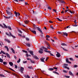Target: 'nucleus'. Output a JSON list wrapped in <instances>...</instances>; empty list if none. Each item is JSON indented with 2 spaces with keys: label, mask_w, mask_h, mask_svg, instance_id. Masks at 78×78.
<instances>
[{
  "label": "nucleus",
  "mask_w": 78,
  "mask_h": 78,
  "mask_svg": "<svg viewBox=\"0 0 78 78\" xmlns=\"http://www.w3.org/2000/svg\"><path fill=\"white\" fill-rule=\"evenodd\" d=\"M3 64L4 65H6V64H7V62H3Z\"/></svg>",
  "instance_id": "obj_37"
},
{
  "label": "nucleus",
  "mask_w": 78,
  "mask_h": 78,
  "mask_svg": "<svg viewBox=\"0 0 78 78\" xmlns=\"http://www.w3.org/2000/svg\"><path fill=\"white\" fill-rule=\"evenodd\" d=\"M58 1L62 3H65V2L62 0H58Z\"/></svg>",
  "instance_id": "obj_9"
},
{
  "label": "nucleus",
  "mask_w": 78,
  "mask_h": 78,
  "mask_svg": "<svg viewBox=\"0 0 78 78\" xmlns=\"http://www.w3.org/2000/svg\"><path fill=\"white\" fill-rule=\"evenodd\" d=\"M78 67V66H77V65H75L74 66V67L75 68V67Z\"/></svg>",
  "instance_id": "obj_53"
},
{
  "label": "nucleus",
  "mask_w": 78,
  "mask_h": 78,
  "mask_svg": "<svg viewBox=\"0 0 78 78\" xmlns=\"http://www.w3.org/2000/svg\"><path fill=\"white\" fill-rule=\"evenodd\" d=\"M8 29H9V30H12V29H11V28L10 27H8Z\"/></svg>",
  "instance_id": "obj_40"
},
{
  "label": "nucleus",
  "mask_w": 78,
  "mask_h": 78,
  "mask_svg": "<svg viewBox=\"0 0 78 78\" xmlns=\"http://www.w3.org/2000/svg\"><path fill=\"white\" fill-rule=\"evenodd\" d=\"M29 52L30 53V54H31V55H33V56L34 55V54H33V51H29Z\"/></svg>",
  "instance_id": "obj_11"
},
{
  "label": "nucleus",
  "mask_w": 78,
  "mask_h": 78,
  "mask_svg": "<svg viewBox=\"0 0 78 78\" xmlns=\"http://www.w3.org/2000/svg\"><path fill=\"white\" fill-rule=\"evenodd\" d=\"M73 25L74 27H77L78 26V25L77 24H74Z\"/></svg>",
  "instance_id": "obj_57"
},
{
  "label": "nucleus",
  "mask_w": 78,
  "mask_h": 78,
  "mask_svg": "<svg viewBox=\"0 0 78 78\" xmlns=\"http://www.w3.org/2000/svg\"><path fill=\"white\" fill-rule=\"evenodd\" d=\"M1 52L2 53H3V54H4V55H5V52H4V51H1Z\"/></svg>",
  "instance_id": "obj_43"
},
{
  "label": "nucleus",
  "mask_w": 78,
  "mask_h": 78,
  "mask_svg": "<svg viewBox=\"0 0 78 78\" xmlns=\"http://www.w3.org/2000/svg\"><path fill=\"white\" fill-rule=\"evenodd\" d=\"M19 36L20 37H22V35L19 34H18Z\"/></svg>",
  "instance_id": "obj_50"
},
{
  "label": "nucleus",
  "mask_w": 78,
  "mask_h": 78,
  "mask_svg": "<svg viewBox=\"0 0 78 78\" xmlns=\"http://www.w3.org/2000/svg\"><path fill=\"white\" fill-rule=\"evenodd\" d=\"M0 27H1L2 28H4V27L1 24H0Z\"/></svg>",
  "instance_id": "obj_45"
},
{
  "label": "nucleus",
  "mask_w": 78,
  "mask_h": 78,
  "mask_svg": "<svg viewBox=\"0 0 78 78\" xmlns=\"http://www.w3.org/2000/svg\"><path fill=\"white\" fill-rule=\"evenodd\" d=\"M53 10L54 12H56V10L55 9H53Z\"/></svg>",
  "instance_id": "obj_64"
},
{
  "label": "nucleus",
  "mask_w": 78,
  "mask_h": 78,
  "mask_svg": "<svg viewBox=\"0 0 78 78\" xmlns=\"http://www.w3.org/2000/svg\"><path fill=\"white\" fill-rule=\"evenodd\" d=\"M15 69H17V66L15 65Z\"/></svg>",
  "instance_id": "obj_59"
},
{
  "label": "nucleus",
  "mask_w": 78,
  "mask_h": 78,
  "mask_svg": "<svg viewBox=\"0 0 78 78\" xmlns=\"http://www.w3.org/2000/svg\"><path fill=\"white\" fill-rule=\"evenodd\" d=\"M15 14L16 15V17H17V16H19L20 15V13L19 12H15Z\"/></svg>",
  "instance_id": "obj_2"
},
{
  "label": "nucleus",
  "mask_w": 78,
  "mask_h": 78,
  "mask_svg": "<svg viewBox=\"0 0 78 78\" xmlns=\"http://www.w3.org/2000/svg\"><path fill=\"white\" fill-rule=\"evenodd\" d=\"M53 69H58V68H56V67H54L53 68Z\"/></svg>",
  "instance_id": "obj_52"
},
{
  "label": "nucleus",
  "mask_w": 78,
  "mask_h": 78,
  "mask_svg": "<svg viewBox=\"0 0 78 78\" xmlns=\"http://www.w3.org/2000/svg\"><path fill=\"white\" fill-rule=\"evenodd\" d=\"M9 33L11 36H12V37H13V38H16V37H15V36H14V35H12V34H11V33L10 32H9Z\"/></svg>",
  "instance_id": "obj_13"
},
{
  "label": "nucleus",
  "mask_w": 78,
  "mask_h": 78,
  "mask_svg": "<svg viewBox=\"0 0 78 78\" xmlns=\"http://www.w3.org/2000/svg\"><path fill=\"white\" fill-rule=\"evenodd\" d=\"M56 56L57 57H59L61 56V54L58 52H57V54H56Z\"/></svg>",
  "instance_id": "obj_8"
},
{
  "label": "nucleus",
  "mask_w": 78,
  "mask_h": 78,
  "mask_svg": "<svg viewBox=\"0 0 78 78\" xmlns=\"http://www.w3.org/2000/svg\"><path fill=\"white\" fill-rule=\"evenodd\" d=\"M20 71L22 73H23V71H24V68L23 67H21L20 68Z\"/></svg>",
  "instance_id": "obj_4"
},
{
  "label": "nucleus",
  "mask_w": 78,
  "mask_h": 78,
  "mask_svg": "<svg viewBox=\"0 0 78 78\" xmlns=\"http://www.w3.org/2000/svg\"><path fill=\"white\" fill-rule=\"evenodd\" d=\"M24 23H26V24H28V23L29 21H28L26 20V21H24Z\"/></svg>",
  "instance_id": "obj_26"
},
{
  "label": "nucleus",
  "mask_w": 78,
  "mask_h": 78,
  "mask_svg": "<svg viewBox=\"0 0 78 78\" xmlns=\"http://www.w3.org/2000/svg\"><path fill=\"white\" fill-rule=\"evenodd\" d=\"M48 70H49V71H52V70H54V69H53V68H49Z\"/></svg>",
  "instance_id": "obj_22"
},
{
  "label": "nucleus",
  "mask_w": 78,
  "mask_h": 78,
  "mask_svg": "<svg viewBox=\"0 0 78 78\" xmlns=\"http://www.w3.org/2000/svg\"><path fill=\"white\" fill-rule=\"evenodd\" d=\"M57 33H58V34H61V33H62L60 32H59V31H58L57 32Z\"/></svg>",
  "instance_id": "obj_49"
},
{
  "label": "nucleus",
  "mask_w": 78,
  "mask_h": 78,
  "mask_svg": "<svg viewBox=\"0 0 78 78\" xmlns=\"http://www.w3.org/2000/svg\"><path fill=\"white\" fill-rule=\"evenodd\" d=\"M69 11L71 14H73V12L72 11H71L70 10H69Z\"/></svg>",
  "instance_id": "obj_58"
},
{
  "label": "nucleus",
  "mask_w": 78,
  "mask_h": 78,
  "mask_svg": "<svg viewBox=\"0 0 78 78\" xmlns=\"http://www.w3.org/2000/svg\"><path fill=\"white\" fill-rule=\"evenodd\" d=\"M5 40L6 41H7V42H8V43H10V41L8 39H5Z\"/></svg>",
  "instance_id": "obj_24"
},
{
  "label": "nucleus",
  "mask_w": 78,
  "mask_h": 78,
  "mask_svg": "<svg viewBox=\"0 0 78 78\" xmlns=\"http://www.w3.org/2000/svg\"><path fill=\"white\" fill-rule=\"evenodd\" d=\"M61 45H63V46H66V45H67V44H66L65 43H62L61 44Z\"/></svg>",
  "instance_id": "obj_32"
},
{
  "label": "nucleus",
  "mask_w": 78,
  "mask_h": 78,
  "mask_svg": "<svg viewBox=\"0 0 78 78\" xmlns=\"http://www.w3.org/2000/svg\"><path fill=\"white\" fill-rule=\"evenodd\" d=\"M26 45H27V47H30V46H31V45H30V44L29 43H26Z\"/></svg>",
  "instance_id": "obj_19"
},
{
  "label": "nucleus",
  "mask_w": 78,
  "mask_h": 78,
  "mask_svg": "<svg viewBox=\"0 0 78 78\" xmlns=\"http://www.w3.org/2000/svg\"><path fill=\"white\" fill-rule=\"evenodd\" d=\"M20 62V58H19V60L17 61L18 63H19Z\"/></svg>",
  "instance_id": "obj_42"
},
{
  "label": "nucleus",
  "mask_w": 78,
  "mask_h": 78,
  "mask_svg": "<svg viewBox=\"0 0 78 78\" xmlns=\"http://www.w3.org/2000/svg\"><path fill=\"white\" fill-rule=\"evenodd\" d=\"M5 48H6L7 50V51H9V48H8V47L7 46H5Z\"/></svg>",
  "instance_id": "obj_20"
},
{
  "label": "nucleus",
  "mask_w": 78,
  "mask_h": 78,
  "mask_svg": "<svg viewBox=\"0 0 78 78\" xmlns=\"http://www.w3.org/2000/svg\"><path fill=\"white\" fill-rule=\"evenodd\" d=\"M56 19L57 20H58V21H59V22H62V20L59 19L58 18H56Z\"/></svg>",
  "instance_id": "obj_28"
},
{
  "label": "nucleus",
  "mask_w": 78,
  "mask_h": 78,
  "mask_svg": "<svg viewBox=\"0 0 78 78\" xmlns=\"http://www.w3.org/2000/svg\"><path fill=\"white\" fill-rule=\"evenodd\" d=\"M41 48L40 49V50L39 51V53H41V54L43 53V51H44V50H43V49L44 50H44H47L48 49L47 48H45L42 47L41 48Z\"/></svg>",
  "instance_id": "obj_1"
},
{
  "label": "nucleus",
  "mask_w": 78,
  "mask_h": 78,
  "mask_svg": "<svg viewBox=\"0 0 78 78\" xmlns=\"http://www.w3.org/2000/svg\"><path fill=\"white\" fill-rule=\"evenodd\" d=\"M6 12L8 14V15H9L10 16H11L12 15V13H11V12H9L7 10H6Z\"/></svg>",
  "instance_id": "obj_5"
},
{
  "label": "nucleus",
  "mask_w": 78,
  "mask_h": 78,
  "mask_svg": "<svg viewBox=\"0 0 78 78\" xmlns=\"http://www.w3.org/2000/svg\"><path fill=\"white\" fill-rule=\"evenodd\" d=\"M48 9H50V10L51 9V7H48Z\"/></svg>",
  "instance_id": "obj_51"
},
{
  "label": "nucleus",
  "mask_w": 78,
  "mask_h": 78,
  "mask_svg": "<svg viewBox=\"0 0 78 78\" xmlns=\"http://www.w3.org/2000/svg\"><path fill=\"white\" fill-rule=\"evenodd\" d=\"M11 50L12 53H15V51H14V49H13V48H11Z\"/></svg>",
  "instance_id": "obj_23"
},
{
  "label": "nucleus",
  "mask_w": 78,
  "mask_h": 78,
  "mask_svg": "<svg viewBox=\"0 0 78 78\" xmlns=\"http://www.w3.org/2000/svg\"><path fill=\"white\" fill-rule=\"evenodd\" d=\"M68 34H67L66 32H63V34L62 35V36L64 37V36H66L67 37Z\"/></svg>",
  "instance_id": "obj_6"
},
{
  "label": "nucleus",
  "mask_w": 78,
  "mask_h": 78,
  "mask_svg": "<svg viewBox=\"0 0 78 78\" xmlns=\"http://www.w3.org/2000/svg\"><path fill=\"white\" fill-rule=\"evenodd\" d=\"M49 23H53V21H52L50 20L49 21Z\"/></svg>",
  "instance_id": "obj_48"
},
{
  "label": "nucleus",
  "mask_w": 78,
  "mask_h": 78,
  "mask_svg": "<svg viewBox=\"0 0 78 78\" xmlns=\"http://www.w3.org/2000/svg\"><path fill=\"white\" fill-rule=\"evenodd\" d=\"M27 78H30V77L28 75H27Z\"/></svg>",
  "instance_id": "obj_55"
},
{
  "label": "nucleus",
  "mask_w": 78,
  "mask_h": 78,
  "mask_svg": "<svg viewBox=\"0 0 78 78\" xmlns=\"http://www.w3.org/2000/svg\"><path fill=\"white\" fill-rule=\"evenodd\" d=\"M64 13V12L63 10H62L61 12V13H62V14H63V13Z\"/></svg>",
  "instance_id": "obj_62"
},
{
  "label": "nucleus",
  "mask_w": 78,
  "mask_h": 78,
  "mask_svg": "<svg viewBox=\"0 0 78 78\" xmlns=\"http://www.w3.org/2000/svg\"><path fill=\"white\" fill-rule=\"evenodd\" d=\"M6 55L8 58H10V56L8 54V53H6Z\"/></svg>",
  "instance_id": "obj_17"
},
{
  "label": "nucleus",
  "mask_w": 78,
  "mask_h": 78,
  "mask_svg": "<svg viewBox=\"0 0 78 78\" xmlns=\"http://www.w3.org/2000/svg\"><path fill=\"white\" fill-rule=\"evenodd\" d=\"M45 59V58H41L40 60L42 62H44V59Z\"/></svg>",
  "instance_id": "obj_14"
},
{
  "label": "nucleus",
  "mask_w": 78,
  "mask_h": 78,
  "mask_svg": "<svg viewBox=\"0 0 78 78\" xmlns=\"http://www.w3.org/2000/svg\"><path fill=\"white\" fill-rule=\"evenodd\" d=\"M46 37L47 38H50V36L49 35H47L46 36Z\"/></svg>",
  "instance_id": "obj_35"
},
{
  "label": "nucleus",
  "mask_w": 78,
  "mask_h": 78,
  "mask_svg": "<svg viewBox=\"0 0 78 78\" xmlns=\"http://www.w3.org/2000/svg\"><path fill=\"white\" fill-rule=\"evenodd\" d=\"M26 55L27 57H28V53H27Z\"/></svg>",
  "instance_id": "obj_61"
},
{
  "label": "nucleus",
  "mask_w": 78,
  "mask_h": 78,
  "mask_svg": "<svg viewBox=\"0 0 78 78\" xmlns=\"http://www.w3.org/2000/svg\"><path fill=\"white\" fill-rule=\"evenodd\" d=\"M34 58L35 59H39V58L37 57L36 56H34Z\"/></svg>",
  "instance_id": "obj_21"
},
{
  "label": "nucleus",
  "mask_w": 78,
  "mask_h": 78,
  "mask_svg": "<svg viewBox=\"0 0 78 78\" xmlns=\"http://www.w3.org/2000/svg\"><path fill=\"white\" fill-rule=\"evenodd\" d=\"M30 62L31 63H32V64H34V60H30Z\"/></svg>",
  "instance_id": "obj_30"
},
{
  "label": "nucleus",
  "mask_w": 78,
  "mask_h": 78,
  "mask_svg": "<svg viewBox=\"0 0 78 78\" xmlns=\"http://www.w3.org/2000/svg\"><path fill=\"white\" fill-rule=\"evenodd\" d=\"M23 52H24V53H28V52L27 51H25V50H23Z\"/></svg>",
  "instance_id": "obj_41"
},
{
  "label": "nucleus",
  "mask_w": 78,
  "mask_h": 78,
  "mask_svg": "<svg viewBox=\"0 0 78 78\" xmlns=\"http://www.w3.org/2000/svg\"><path fill=\"white\" fill-rule=\"evenodd\" d=\"M18 31L20 33H21V34H22V31L21 30H18Z\"/></svg>",
  "instance_id": "obj_44"
},
{
  "label": "nucleus",
  "mask_w": 78,
  "mask_h": 78,
  "mask_svg": "<svg viewBox=\"0 0 78 78\" xmlns=\"http://www.w3.org/2000/svg\"><path fill=\"white\" fill-rule=\"evenodd\" d=\"M28 69H33V67L32 66H28Z\"/></svg>",
  "instance_id": "obj_38"
},
{
  "label": "nucleus",
  "mask_w": 78,
  "mask_h": 78,
  "mask_svg": "<svg viewBox=\"0 0 78 78\" xmlns=\"http://www.w3.org/2000/svg\"><path fill=\"white\" fill-rule=\"evenodd\" d=\"M0 76H2V77H5V76L1 74H0Z\"/></svg>",
  "instance_id": "obj_31"
},
{
  "label": "nucleus",
  "mask_w": 78,
  "mask_h": 78,
  "mask_svg": "<svg viewBox=\"0 0 78 78\" xmlns=\"http://www.w3.org/2000/svg\"><path fill=\"white\" fill-rule=\"evenodd\" d=\"M24 2H25V5H27L28 4V3L27 2H25V1H24Z\"/></svg>",
  "instance_id": "obj_56"
},
{
  "label": "nucleus",
  "mask_w": 78,
  "mask_h": 78,
  "mask_svg": "<svg viewBox=\"0 0 78 78\" xmlns=\"http://www.w3.org/2000/svg\"><path fill=\"white\" fill-rule=\"evenodd\" d=\"M66 61L67 62H69V59H68V58H66Z\"/></svg>",
  "instance_id": "obj_47"
},
{
  "label": "nucleus",
  "mask_w": 78,
  "mask_h": 78,
  "mask_svg": "<svg viewBox=\"0 0 78 78\" xmlns=\"http://www.w3.org/2000/svg\"><path fill=\"white\" fill-rule=\"evenodd\" d=\"M9 64L11 66H13V63L12 62H9Z\"/></svg>",
  "instance_id": "obj_18"
},
{
  "label": "nucleus",
  "mask_w": 78,
  "mask_h": 78,
  "mask_svg": "<svg viewBox=\"0 0 78 78\" xmlns=\"http://www.w3.org/2000/svg\"><path fill=\"white\" fill-rule=\"evenodd\" d=\"M14 58L15 59H17V57H16V56L15 55L14 56Z\"/></svg>",
  "instance_id": "obj_63"
},
{
  "label": "nucleus",
  "mask_w": 78,
  "mask_h": 78,
  "mask_svg": "<svg viewBox=\"0 0 78 78\" xmlns=\"http://www.w3.org/2000/svg\"><path fill=\"white\" fill-rule=\"evenodd\" d=\"M12 75H14V76H17V75H16V74L14 73H12Z\"/></svg>",
  "instance_id": "obj_46"
},
{
  "label": "nucleus",
  "mask_w": 78,
  "mask_h": 78,
  "mask_svg": "<svg viewBox=\"0 0 78 78\" xmlns=\"http://www.w3.org/2000/svg\"><path fill=\"white\" fill-rule=\"evenodd\" d=\"M63 68H64V69H67L68 70H69V68L66 66H63Z\"/></svg>",
  "instance_id": "obj_10"
},
{
  "label": "nucleus",
  "mask_w": 78,
  "mask_h": 78,
  "mask_svg": "<svg viewBox=\"0 0 78 78\" xmlns=\"http://www.w3.org/2000/svg\"><path fill=\"white\" fill-rule=\"evenodd\" d=\"M44 51L45 52H46L47 53H50V55H51V56H54V55H53L52 54H51V53H50V52H51V51H47L46 50H44Z\"/></svg>",
  "instance_id": "obj_3"
},
{
  "label": "nucleus",
  "mask_w": 78,
  "mask_h": 78,
  "mask_svg": "<svg viewBox=\"0 0 78 78\" xmlns=\"http://www.w3.org/2000/svg\"><path fill=\"white\" fill-rule=\"evenodd\" d=\"M69 73L70 75H71V76H73V74L72 73L71 71H69Z\"/></svg>",
  "instance_id": "obj_16"
},
{
  "label": "nucleus",
  "mask_w": 78,
  "mask_h": 78,
  "mask_svg": "<svg viewBox=\"0 0 78 78\" xmlns=\"http://www.w3.org/2000/svg\"><path fill=\"white\" fill-rule=\"evenodd\" d=\"M50 28L51 29H52V30L54 29V28L53 27V25H52L50 26Z\"/></svg>",
  "instance_id": "obj_29"
},
{
  "label": "nucleus",
  "mask_w": 78,
  "mask_h": 78,
  "mask_svg": "<svg viewBox=\"0 0 78 78\" xmlns=\"http://www.w3.org/2000/svg\"><path fill=\"white\" fill-rule=\"evenodd\" d=\"M53 73H55V74H57V75H59V73H57V72H56V71H53Z\"/></svg>",
  "instance_id": "obj_34"
},
{
  "label": "nucleus",
  "mask_w": 78,
  "mask_h": 78,
  "mask_svg": "<svg viewBox=\"0 0 78 78\" xmlns=\"http://www.w3.org/2000/svg\"><path fill=\"white\" fill-rule=\"evenodd\" d=\"M63 71L64 73H67L68 72L67 71H66L64 69L63 70Z\"/></svg>",
  "instance_id": "obj_36"
},
{
  "label": "nucleus",
  "mask_w": 78,
  "mask_h": 78,
  "mask_svg": "<svg viewBox=\"0 0 78 78\" xmlns=\"http://www.w3.org/2000/svg\"><path fill=\"white\" fill-rule=\"evenodd\" d=\"M61 47V48H63V50H64L65 51H68L67 49H66L64 48H62V47Z\"/></svg>",
  "instance_id": "obj_25"
},
{
  "label": "nucleus",
  "mask_w": 78,
  "mask_h": 78,
  "mask_svg": "<svg viewBox=\"0 0 78 78\" xmlns=\"http://www.w3.org/2000/svg\"><path fill=\"white\" fill-rule=\"evenodd\" d=\"M47 48H48V49H50V46H48V47H47Z\"/></svg>",
  "instance_id": "obj_54"
},
{
  "label": "nucleus",
  "mask_w": 78,
  "mask_h": 78,
  "mask_svg": "<svg viewBox=\"0 0 78 78\" xmlns=\"http://www.w3.org/2000/svg\"><path fill=\"white\" fill-rule=\"evenodd\" d=\"M3 25H4V27H5V28H8V27H7V26H6V25L4 24V23H3Z\"/></svg>",
  "instance_id": "obj_27"
},
{
  "label": "nucleus",
  "mask_w": 78,
  "mask_h": 78,
  "mask_svg": "<svg viewBox=\"0 0 78 78\" xmlns=\"http://www.w3.org/2000/svg\"><path fill=\"white\" fill-rule=\"evenodd\" d=\"M37 30H38V31H40V32L41 33L43 34V33H42V31L41 30V29L39 27H37Z\"/></svg>",
  "instance_id": "obj_7"
},
{
  "label": "nucleus",
  "mask_w": 78,
  "mask_h": 78,
  "mask_svg": "<svg viewBox=\"0 0 78 78\" xmlns=\"http://www.w3.org/2000/svg\"><path fill=\"white\" fill-rule=\"evenodd\" d=\"M69 59H70V60H71V61H74V59H73L72 58H70Z\"/></svg>",
  "instance_id": "obj_39"
},
{
  "label": "nucleus",
  "mask_w": 78,
  "mask_h": 78,
  "mask_svg": "<svg viewBox=\"0 0 78 78\" xmlns=\"http://www.w3.org/2000/svg\"><path fill=\"white\" fill-rule=\"evenodd\" d=\"M34 28H35V30H36L37 29V26H36L34 25Z\"/></svg>",
  "instance_id": "obj_33"
},
{
  "label": "nucleus",
  "mask_w": 78,
  "mask_h": 78,
  "mask_svg": "<svg viewBox=\"0 0 78 78\" xmlns=\"http://www.w3.org/2000/svg\"><path fill=\"white\" fill-rule=\"evenodd\" d=\"M30 31L32 32V33H34V34H36V31H33L31 30Z\"/></svg>",
  "instance_id": "obj_12"
},
{
  "label": "nucleus",
  "mask_w": 78,
  "mask_h": 78,
  "mask_svg": "<svg viewBox=\"0 0 78 78\" xmlns=\"http://www.w3.org/2000/svg\"><path fill=\"white\" fill-rule=\"evenodd\" d=\"M4 17L5 19H10V18H11V16L8 17V16H4Z\"/></svg>",
  "instance_id": "obj_15"
},
{
  "label": "nucleus",
  "mask_w": 78,
  "mask_h": 78,
  "mask_svg": "<svg viewBox=\"0 0 78 78\" xmlns=\"http://www.w3.org/2000/svg\"><path fill=\"white\" fill-rule=\"evenodd\" d=\"M26 40H27V41H29V39L27 38H26Z\"/></svg>",
  "instance_id": "obj_60"
}]
</instances>
